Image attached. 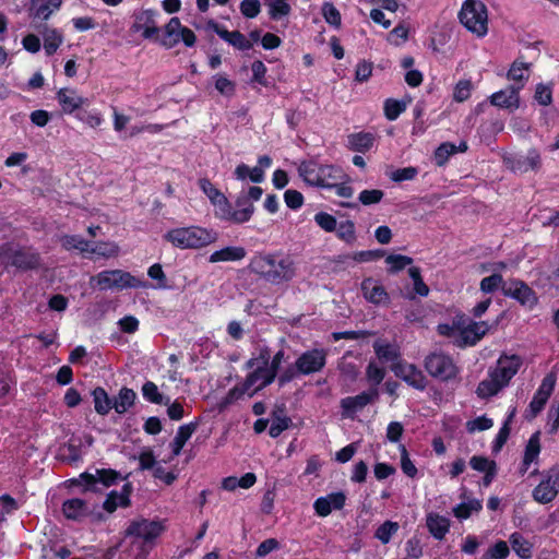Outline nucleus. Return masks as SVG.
<instances>
[{"instance_id": "4d7b16f0", "label": "nucleus", "mask_w": 559, "mask_h": 559, "mask_svg": "<svg viewBox=\"0 0 559 559\" xmlns=\"http://www.w3.org/2000/svg\"><path fill=\"white\" fill-rule=\"evenodd\" d=\"M455 154V144L451 142L441 143L435 151V163L437 166H444L449 158Z\"/></svg>"}, {"instance_id": "2f4dec72", "label": "nucleus", "mask_w": 559, "mask_h": 559, "mask_svg": "<svg viewBox=\"0 0 559 559\" xmlns=\"http://www.w3.org/2000/svg\"><path fill=\"white\" fill-rule=\"evenodd\" d=\"M199 426V421L194 420L189 424H185L180 426L177 430V433L174 440L170 443L171 452L175 456L179 455L181 450L183 449L186 442L191 438V436L197 431Z\"/></svg>"}, {"instance_id": "7ed1b4c3", "label": "nucleus", "mask_w": 559, "mask_h": 559, "mask_svg": "<svg viewBox=\"0 0 559 559\" xmlns=\"http://www.w3.org/2000/svg\"><path fill=\"white\" fill-rule=\"evenodd\" d=\"M281 364L271 357L267 367H257L245 380L229 390L227 397L238 400L245 394L253 396L258 391L271 385L278 377Z\"/></svg>"}, {"instance_id": "473e14b6", "label": "nucleus", "mask_w": 559, "mask_h": 559, "mask_svg": "<svg viewBox=\"0 0 559 559\" xmlns=\"http://www.w3.org/2000/svg\"><path fill=\"white\" fill-rule=\"evenodd\" d=\"M61 0H32L29 7V16L33 20L46 21L52 13L51 7L58 9Z\"/></svg>"}, {"instance_id": "b1692460", "label": "nucleus", "mask_w": 559, "mask_h": 559, "mask_svg": "<svg viewBox=\"0 0 559 559\" xmlns=\"http://www.w3.org/2000/svg\"><path fill=\"white\" fill-rule=\"evenodd\" d=\"M346 497L344 491H331L325 497L318 498L313 503L318 516L325 518L333 510H341L345 506Z\"/></svg>"}, {"instance_id": "20e7f679", "label": "nucleus", "mask_w": 559, "mask_h": 559, "mask_svg": "<svg viewBox=\"0 0 559 559\" xmlns=\"http://www.w3.org/2000/svg\"><path fill=\"white\" fill-rule=\"evenodd\" d=\"M163 238L174 247L185 250L206 247L216 240L217 235L215 231L204 227L188 226L171 228Z\"/></svg>"}, {"instance_id": "a878e982", "label": "nucleus", "mask_w": 559, "mask_h": 559, "mask_svg": "<svg viewBox=\"0 0 559 559\" xmlns=\"http://www.w3.org/2000/svg\"><path fill=\"white\" fill-rule=\"evenodd\" d=\"M520 87L513 85L508 86L506 90L493 93L490 96L491 105L503 109H518L520 106Z\"/></svg>"}, {"instance_id": "4468645a", "label": "nucleus", "mask_w": 559, "mask_h": 559, "mask_svg": "<svg viewBox=\"0 0 559 559\" xmlns=\"http://www.w3.org/2000/svg\"><path fill=\"white\" fill-rule=\"evenodd\" d=\"M504 164L514 174H526L530 170L537 171L542 167L540 154L536 148H531L527 155L513 154L504 157Z\"/></svg>"}, {"instance_id": "7c9ffc66", "label": "nucleus", "mask_w": 559, "mask_h": 559, "mask_svg": "<svg viewBox=\"0 0 559 559\" xmlns=\"http://www.w3.org/2000/svg\"><path fill=\"white\" fill-rule=\"evenodd\" d=\"M426 526L435 539L442 540L450 530V521L438 513H429L426 519Z\"/></svg>"}, {"instance_id": "4be33fe9", "label": "nucleus", "mask_w": 559, "mask_h": 559, "mask_svg": "<svg viewBox=\"0 0 559 559\" xmlns=\"http://www.w3.org/2000/svg\"><path fill=\"white\" fill-rule=\"evenodd\" d=\"M207 28L216 33L223 40L231 45L238 50H249L252 48V43L240 31H228L224 25L210 20L207 22Z\"/></svg>"}, {"instance_id": "09e8293b", "label": "nucleus", "mask_w": 559, "mask_h": 559, "mask_svg": "<svg viewBox=\"0 0 559 559\" xmlns=\"http://www.w3.org/2000/svg\"><path fill=\"white\" fill-rule=\"evenodd\" d=\"M324 21L332 27L338 29L342 25V15L340 10L331 2L324 1L321 8Z\"/></svg>"}, {"instance_id": "864d4df0", "label": "nucleus", "mask_w": 559, "mask_h": 559, "mask_svg": "<svg viewBox=\"0 0 559 559\" xmlns=\"http://www.w3.org/2000/svg\"><path fill=\"white\" fill-rule=\"evenodd\" d=\"M336 236L344 242L352 245L356 240V227L355 223L350 219L341 222L336 227Z\"/></svg>"}, {"instance_id": "0e129e2a", "label": "nucleus", "mask_w": 559, "mask_h": 559, "mask_svg": "<svg viewBox=\"0 0 559 559\" xmlns=\"http://www.w3.org/2000/svg\"><path fill=\"white\" fill-rule=\"evenodd\" d=\"M316 224L326 233H333L336 230L337 221L336 218L326 212H318L314 215Z\"/></svg>"}, {"instance_id": "c03bdc74", "label": "nucleus", "mask_w": 559, "mask_h": 559, "mask_svg": "<svg viewBox=\"0 0 559 559\" xmlns=\"http://www.w3.org/2000/svg\"><path fill=\"white\" fill-rule=\"evenodd\" d=\"M44 35V49L47 56L56 53L58 48L63 43L62 34L56 28H48L45 26Z\"/></svg>"}, {"instance_id": "f03ea898", "label": "nucleus", "mask_w": 559, "mask_h": 559, "mask_svg": "<svg viewBox=\"0 0 559 559\" xmlns=\"http://www.w3.org/2000/svg\"><path fill=\"white\" fill-rule=\"evenodd\" d=\"M298 175L310 187L332 190L335 180L347 179L343 168L333 164H321L316 158L301 160Z\"/></svg>"}, {"instance_id": "5fc2aeb1", "label": "nucleus", "mask_w": 559, "mask_h": 559, "mask_svg": "<svg viewBox=\"0 0 559 559\" xmlns=\"http://www.w3.org/2000/svg\"><path fill=\"white\" fill-rule=\"evenodd\" d=\"M383 110L385 118L389 121H394L406 110V104L403 100L388 98L384 102Z\"/></svg>"}, {"instance_id": "69168bd1", "label": "nucleus", "mask_w": 559, "mask_h": 559, "mask_svg": "<svg viewBox=\"0 0 559 559\" xmlns=\"http://www.w3.org/2000/svg\"><path fill=\"white\" fill-rule=\"evenodd\" d=\"M366 377L373 384L372 388H377L385 377V369L379 367L374 361H370L366 368Z\"/></svg>"}, {"instance_id": "6ab92c4d", "label": "nucleus", "mask_w": 559, "mask_h": 559, "mask_svg": "<svg viewBox=\"0 0 559 559\" xmlns=\"http://www.w3.org/2000/svg\"><path fill=\"white\" fill-rule=\"evenodd\" d=\"M364 298L376 306H389L390 296L384 286L373 277H366L360 284Z\"/></svg>"}, {"instance_id": "393cba45", "label": "nucleus", "mask_w": 559, "mask_h": 559, "mask_svg": "<svg viewBox=\"0 0 559 559\" xmlns=\"http://www.w3.org/2000/svg\"><path fill=\"white\" fill-rule=\"evenodd\" d=\"M61 510L67 520L75 522H83L93 514V509L90 503L80 498L63 501Z\"/></svg>"}, {"instance_id": "bf43d9fd", "label": "nucleus", "mask_w": 559, "mask_h": 559, "mask_svg": "<svg viewBox=\"0 0 559 559\" xmlns=\"http://www.w3.org/2000/svg\"><path fill=\"white\" fill-rule=\"evenodd\" d=\"M503 284H508V282L503 281V277L499 273H493L489 276L484 277L480 281V290L485 294H491L496 292L498 288H501Z\"/></svg>"}, {"instance_id": "423d86ee", "label": "nucleus", "mask_w": 559, "mask_h": 559, "mask_svg": "<svg viewBox=\"0 0 559 559\" xmlns=\"http://www.w3.org/2000/svg\"><path fill=\"white\" fill-rule=\"evenodd\" d=\"M460 23L477 37L488 33V10L481 0H465L457 14Z\"/></svg>"}, {"instance_id": "9d476101", "label": "nucleus", "mask_w": 559, "mask_h": 559, "mask_svg": "<svg viewBox=\"0 0 559 559\" xmlns=\"http://www.w3.org/2000/svg\"><path fill=\"white\" fill-rule=\"evenodd\" d=\"M159 12L156 9H144L133 13V23L130 27L133 33H141L144 39H155L159 41L160 28L156 24Z\"/></svg>"}, {"instance_id": "aec40b11", "label": "nucleus", "mask_w": 559, "mask_h": 559, "mask_svg": "<svg viewBox=\"0 0 559 559\" xmlns=\"http://www.w3.org/2000/svg\"><path fill=\"white\" fill-rule=\"evenodd\" d=\"M56 99L64 115H73L81 109V107L90 105V99L87 97L80 96L74 88H60L56 93Z\"/></svg>"}, {"instance_id": "79ce46f5", "label": "nucleus", "mask_w": 559, "mask_h": 559, "mask_svg": "<svg viewBox=\"0 0 559 559\" xmlns=\"http://www.w3.org/2000/svg\"><path fill=\"white\" fill-rule=\"evenodd\" d=\"M234 176L237 180L243 181L246 179H250V181L254 183H261L265 178L264 170L261 167L255 166L250 168L243 163L239 164L235 168Z\"/></svg>"}, {"instance_id": "39448f33", "label": "nucleus", "mask_w": 559, "mask_h": 559, "mask_svg": "<svg viewBox=\"0 0 559 559\" xmlns=\"http://www.w3.org/2000/svg\"><path fill=\"white\" fill-rule=\"evenodd\" d=\"M167 519H146L139 516L130 521L124 531L126 537H135L142 540V549L150 550L156 545L157 539L167 531Z\"/></svg>"}, {"instance_id": "052dcab7", "label": "nucleus", "mask_w": 559, "mask_h": 559, "mask_svg": "<svg viewBox=\"0 0 559 559\" xmlns=\"http://www.w3.org/2000/svg\"><path fill=\"white\" fill-rule=\"evenodd\" d=\"M269 8L270 17L274 21H278L283 16L288 15L292 11V8L287 0H272L269 3Z\"/></svg>"}, {"instance_id": "f704fd0d", "label": "nucleus", "mask_w": 559, "mask_h": 559, "mask_svg": "<svg viewBox=\"0 0 559 559\" xmlns=\"http://www.w3.org/2000/svg\"><path fill=\"white\" fill-rule=\"evenodd\" d=\"M292 425V418L285 414L284 407H277L272 412L271 415V426L269 429V435L272 438H277L282 435L283 431L288 429Z\"/></svg>"}, {"instance_id": "f257e3e1", "label": "nucleus", "mask_w": 559, "mask_h": 559, "mask_svg": "<svg viewBox=\"0 0 559 559\" xmlns=\"http://www.w3.org/2000/svg\"><path fill=\"white\" fill-rule=\"evenodd\" d=\"M249 269L273 285L289 282L296 275L294 259L282 250L255 253L250 260Z\"/></svg>"}, {"instance_id": "2eb2a0df", "label": "nucleus", "mask_w": 559, "mask_h": 559, "mask_svg": "<svg viewBox=\"0 0 559 559\" xmlns=\"http://www.w3.org/2000/svg\"><path fill=\"white\" fill-rule=\"evenodd\" d=\"M523 361L519 355L502 354L495 369L489 371V377H495L503 386H507L511 379L518 373Z\"/></svg>"}, {"instance_id": "9b49d317", "label": "nucleus", "mask_w": 559, "mask_h": 559, "mask_svg": "<svg viewBox=\"0 0 559 559\" xmlns=\"http://www.w3.org/2000/svg\"><path fill=\"white\" fill-rule=\"evenodd\" d=\"M390 368L395 377L403 380L413 389L418 391H425L427 389L428 380L423 370L415 364L407 362L403 359L392 364Z\"/></svg>"}, {"instance_id": "8fccbe9b", "label": "nucleus", "mask_w": 559, "mask_h": 559, "mask_svg": "<svg viewBox=\"0 0 559 559\" xmlns=\"http://www.w3.org/2000/svg\"><path fill=\"white\" fill-rule=\"evenodd\" d=\"M531 63H526L524 61H521L520 59H516L511 64V68L508 71V79L520 82L521 84L518 86L520 90L524 85V81L528 79V75L525 74V72L530 69Z\"/></svg>"}, {"instance_id": "49530a36", "label": "nucleus", "mask_w": 559, "mask_h": 559, "mask_svg": "<svg viewBox=\"0 0 559 559\" xmlns=\"http://www.w3.org/2000/svg\"><path fill=\"white\" fill-rule=\"evenodd\" d=\"M504 386L495 378L489 377V379L481 380L476 389V394L480 399H489L503 389Z\"/></svg>"}, {"instance_id": "a211bd4d", "label": "nucleus", "mask_w": 559, "mask_h": 559, "mask_svg": "<svg viewBox=\"0 0 559 559\" xmlns=\"http://www.w3.org/2000/svg\"><path fill=\"white\" fill-rule=\"evenodd\" d=\"M379 392L377 388H370L355 396H347L341 400L342 414L346 418L353 416L378 399Z\"/></svg>"}, {"instance_id": "4c0bfd02", "label": "nucleus", "mask_w": 559, "mask_h": 559, "mask_svg": "<svg viewBox=\"0 0 559 559\" xmlns=\"http://www.w3.org/2000/svg\"><path fill=\"white\" fill-rule=\"evenodd\" d=\"M136 400V393L134 390L122 386L118 393V396L114 399L112 408L118 414H124L130 407H132Z\"/></svg>"}, {"instance_id": "ea45409f", "label": "nucleus", "mask_w": 559, "mask_h": 559, "mask_svg": "<svg viewBox=\"0 0 559 559\" xmlns=\"http://www.w3.org/2000/svg\"><path fill=\"white\" fill-rule=\"evenodd\" d=\"M132 491H109L106 500L103 503V508L108 513H112L118 507L127 508L131 504L130 493Z\"/></svg>"}, {"instance_id": "1a4fd4ad", "label": "nucleus", "mask_w": 559, "mask_h": 559, "mask_svg": "<svg viewBox=\"0 0 559 559\" xmlns=\"http://www.w3.org/2000/svg\"><path fill=\"white\" fill-rule=\"evenodd\" d=\"M179 41H182L187 47H193L197 41L194 32L183 26L179 17H171L164 27V36L159 39V44L167 48H174Z\"/></svg>"}, {"instance_id": "a19ab883", "label": "nucleus", "mask_w": 559, "mask_h": 559, "mask_svg": "<svg viewBox=\"0 0 559 559\" xmlns=\"http://www.w3.org/2000/svg\"><path fill=\"white\" fill-rule=\"evenodd\" d=\"M91 394L93 396L95 412L102 416L108 415L112 408L114 400L109 397L106 390L102 386H96Z\"/></svg>"}, {"instance_id": "c756f323", "label": "nucleus", "mask_w": 559, "mask_h": 559, "mask_svg": "<svg viewBox=\"0 0 559 559\" xmlns=\"http://www.w3.org/2000/svg\"><path fill=\"white\" fill-rule=\"evenodd\" d=\"M373 350L377 358L381 362H391L392 365L399 360H402L400 348L395 344H391L382 340H377L373 343Z\"/></svg>"}, {"instance_id": "412c9836", "label": "nucleus", "mask_w": 559, "mask_h": 559, "mask_svg": "<svg viewBox=\"0 0 559 559\" xmlns=\"http://www.w3.org/2000/svg\"><path fill=\"white\" fill-rule=\"evenodd\" d=\"M198 186L201 191L209 198L212 205L215 207V216L223 221L226 209H228V199L226 195L217 189L210 179L201 178L198 181Z\"/></svg>"}, {"instance_id": "774afa93", "label": "nucleus", "mask_w": 559, "mask_h": 559, "mask_svg": "<svg viewBox=\"0 0 559 559\" xmlns=\"http://www.w3.org/2000/svg\"><path fill=\"white\" fill-rule=\"evenodd\" d=\"M535 489H559V467H552Z\"/></svg>"}, {"instance_id": "c85d7f7f", "label": "nucleus", "mask_w": 559, "mask_h": 559, "mask_svg": "<svg viewBox=\"0 0 559 559\" xmlns=\"http://www.w3.org/2000/svg\"><path fill=\"white\" fill-rule=\"evenodd\" d=\"M490 330L486 321L472 322L461 331L462 338L466 345H476Z\"/></svg>"}, {"instance_id": "ddd939ff", "label": "nucleus", "mask_w": 559, "mask_h": 559, "mask_svg": "<svg viewBox=\"0 0 559 559\" xmlns=\"http://www.w3.org/2000/svg\"><path fill=\"white\" fill-rule=\"evenodd\" d=\"M81 477L84 479V485L72 479L69 485H66V489H95L97 483L110 487L122 479L120 473L111 468L96 469V475L83 473Z\"/></svg>"}, {"instance_id": "72a5a7b5", "label": "nucleus", "mask_w": 559, "mask_h": 559, "mask_svg": "<svg viewBox=\"0 0 559 559\" xmlns=\"http://www.w3.org/2000/svg\"><path fill=\"white\" fill-rule=\"evenodd\" d=\"M246 254L247 251L243 247L229 246L211 253L209 261L211 263L240 261Z\"/></svg>"}, {"instance_id": "a18cd8bd", "label": "nucleus", "mask_w": 559, "mask_h": 559, "mask_svg": "<svg viewBox=\"0 0 559 559\" xmlns=\"http://www.w3.org/2000/svg\"><path fill=\"white\" fill-rule=\"evenodd\" d=\"M481 508L483 504L479 499L463 500L453 508V514L459 520H466L473 514V512H478Z\"/></svg>"}, {"instance_id": "58836bf2", "label": "nucleus", "mask_w": 559, "mask_h": 559, "mask_svg": "<svg viewBox=\"0 0 559 559\" xmlns=\"http://www.w3.org/2000/svg\"><path fill=\"white\" fill-rule=\"evenodd\" d=\"M257 481L254 473L248 472L241 477L228 476L222 480L219 489H249Z\"/></svg>"}, {"instance_id": "338daca9", "label": "nucleus", "mask_w": 559, "mask_h": 559, "mask_svg": "<svg viewBox=\"0 0 559 559\" xmlns=\"http://www.w3.org/2000/svg\"><path fill=\"white\" fill-rule=\"evenodd\" d=\"M473 84L469 80H460L453 91L455 102L463 103L471 97Z\"/></svg>"}, {"instance_id": "3c124183", "label": "nucleus", "mask_w": 559, "mask_h": 559, "mask_svg": "<svg viewBox=\"0 0 559 559\" xmlns=\"http://www.w3.org/2000/svg\"><path fill=\"white\" fill-rule=\"evenodd\" d=\"M385 263L389 265L388 273L396 274L406 266L413 264V258L403 254H389L385 257Z\"/></svg>"}, {"instance_id": "0eeeda50", "label": "nucleus", "mask_w": 559, "mask_h": 559, "mask_svg": "<svg viewBox=\"0 0 559 559\" xmlns=\"http://www.w3.org/2000/svg\"><path fill=\"white\" fill-rule=\"evenodd\" d=\"M0 262L5 267L14 266L20 271H33L40 266L41 257L33 249L19 248L7 242L0 246Z\"/></svg>"}, {"instance_id": "c9c22d12", "label": "nucleus", "mask_w": 559, "mask_h": 559, "mask_svg": "<svg viewBox=\"0 0 559 559\" xmlns=\"http://www.w3.org/2000/svg\"><path fill=\"white\" fill-rule=\"evenodd\" d=\"M374 143V135L370 132H357L348 135V146L358 153L368 152Z\"/></svg>"}, {"instance_id": "e2e57ef3", "label": "nucleus", "mask_w": 559, "mask_h": 559, "mask_svg": "<svg viewBox=\"0 0 559 559\" xmlns=\"http://www.w3.org/2000/svg\"><path fill=\"white\" fill-rule=\"evenodd\" d=\"M510 555V548L504 540H498L490 546L481 558L486 559H507Z\"/></svg>"}, {"instance_id": "bb28decb", "label": "nucleus", "mask_w": 559, "mask_h": 559, "mask_svg": "<svg viewBox=\"0 0 559 559\" xmlns=\"http://www.w3.org/2000/svg\"><path fill=\"white\" fill-rule=\"evenodd\" d=\"M469 465L473 469L485 474L481 480V485L484 487L490 486L497 475L496 462L486 456L474 455L469 460Z\"/></svg>"}, {"instance_id": "6e6d98bb", "label": "nucleus", "mask_w": 559, "mask_h": 559, "mask_svg": "<svg viewBox=\"0 0 559 559\" xmlns=\"http://www.w3.org/2000/svg\"><path fill=\"white\" fill-rule=\"evenodd\" d=\"M515 415V408L511 411V413L508 415L507 419L504 420L502 427L499 429L495 441L492 445L493 451H499L501 448L506 444L508 441V438L510 436V424Z\"/></svg>"}, {"instance_id": "37998d69", "label": "nucleus", "mask_w": 559, "mask_h": 559, "mask_svg": "<svg viewBox=\"0 0 559 559\" xmlns=\"http://www.w3.org/2000/svg\"><path fill=\"white\" fill-rule=\"evenodd\" d=\"M509 540L513 551L521 559H531L533 557V544L525 539L521 533L515 532L511 534Z\"/></svg>"}, {"instance_id": "de8ad7c7", "label": "nucleus", "mask_w": 559, "mask_h": 559, "mask_svg": "<svg viewBox=\"0 0 559 559\" xmlns=\"http://www.w3.org/2000/svg\"><path fill=\"white\" fill-rule=\"evenodd\" d=\"M142 395L145 401L153 403V404L167 405L169 403V397L164 400V396L159 392L158 386L153 381H146L142 385Z\"/></svg>"}, {"instance_id": "f3484780", "label": "nucleus", "mask_w": 559, "mask_h": 559, "mask_svg": "<svg viewBox=\"0 0 559 559\" xmlns=\"http://www.w3.org/2000/svg\"><path fill=\"white\" fill-rule=\"evenodd\" d=\"M326 364V352L322 348H313L304 352L296 359V369L302 376H309L321 371Z\"/></svg>"}, {"instance_id": "dca6fc26", "label": "nucleus", "mask_w": 559, "mask_h": 559, "mask_svg": "<svg viewBox=\"0 0 559 559\" xmlns=\"http://www.w3.org/2000/svg\"><path fill=\"white\" fill-rule=\"evenodd\" d=\"M236 210L233 209L231 203L228 201V209H226L224 222L241 225L249 222L254 214V204L245 195V192L239 193L235 200Z\"/></svg>"}, {"instance_id": "6e6552de", "label": "nucleus", "mask_w": 559, "mask_h": 559, "mask_svg": "<svg viewBox=\"0 0 559 559\" xmlns=\"http://www.w3.org/2000/svg\"><path fill=\"white\" fill-rule=\"evenodd\" d=\"M424 368L431 378L441 382L455 380L461 371L453 357L441 350L429 353L424 358Z\"/></svg>"}, {"instance_id": "603ef678", "label": "nucleus", "mask_w": 559, "mask_h": 559, "mask_svg": "<svg viewBox=\"0 0 559 559\" xmlns=\"http://www.w3.org/2000/svg\"><path fill=\"white\" fill-rule=\"evenodd\" d=\"M540 452V441H539V432H535L528 439V442L525 447L523 464L528 466L533 463Z\"/></svg>"}, {"instance_id": "e433bc0d", "label": "nucleus", "mask_w": 559, "mask_h": 559, "mask_svg": "<svg viewBox=\"0 0 559 559\" xmlns=\"http://www.w3.org/2000/svg\"><path fill=\"white\" fill-rule=\"evenodd\" d=\"M384 249H373V250H361L354 253H347L340 257V262H346L348 260H353L357 263H367L372 261H378L385 257Z\"/></svg>"}, {"instance_id": "680f3d73", "label": "nucleus", "mask_w": 559, "mask_h": 559, "mask_svg": "<svg viewBox=\"0 0 559 559\" xmlns=\"http://www.w3.org/2000/svg\"><path fill=\"white\" fill-rule=\"evenodd\" d=\"M147 275L153 281H156L155 288L157 289H167L169 288L167 276L163 271V266L159 263H154L147 270Z\"/></svg>"}, {"instance_id": "f8f14e48", "label": "nucleus", "mask_w": 559, "mask_h": 559, "mask_svg": "<svg viewBox=\"0 0 559 559\" xmlns=\"http://www.w3.org/2000/svg\"><path fill=\"white\" fill-rule=\"evenodd\" d=\"M501 290L506 297L515 299L520 305L528 309H533L538 304V297L535 290L522 280H509L508 284L502 285Z\"/></svg>"}, {"instance_id": "cd10ccee", "label": "nucleus", "mask_w": 559, "mask_h": 559, "mask_svg": "<svg viewBox=\"0 0 559 559\" xmlns=\"http://www.w3.org/2000/svg\"><path fill=\"white\" fill-rule=\"evenodd\" d=\"M112 283L114 287L118 290H123L127 288H148L150 283L146 281H143L134 275H132L130 272L123 271V270H112Z\"/></svg>"}, {"instance_id": "5701e85b", "label": "nucleus", "mask_w": 559, "mask_h": 559, "mask_svg": "<svg viewBox=\"0 0 559 559\" xmlns=\"http://www.w3.org/2000/svg\"><path fill=\"white\" fill-rule=\"evenodd\" d=\"M555 385L556 376L551 372L546 374L542 380V383L538 386L537 391L535 392L532 401L530 402V409L533 416H536L544 409L548 399L550 397L555 389Z\"/></svg>"}, {"instance_id": "13d9d810", "label": "nucleus", "mask_w": 559, "mask_h": 559, "mask_svg": "<svg viewBox=\"0 0 559 559\" xmlns=\"http://www.w3.org/2000/svg\"><path fill=\"white\" fill-rule=\"evenodd\" d=\"M399 524L392 521H385L374 532V537L382 544L390 543L392 536L397 532Z\"/></svg>"}]
</instances>
